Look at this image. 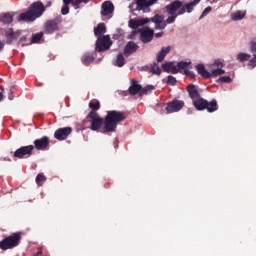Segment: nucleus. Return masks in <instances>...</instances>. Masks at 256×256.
Segmentation results:
<instances>
[{"mask_svg":"<svg viewBox=\"0 0 256 256\" xmlns=\"http://www.w3.org/2000/svg\"><path fill=\"white\" fill-rule=\"evenodd\" d=\"M47 181V177H45V174L40 173L36 176V184L38 185V187H41V185H43V183H45Z\"/></svg>","mask_w":256,"mask_h":256,"instance_id":"obj_34","label":"nucleus"},{"mask_svg":"<svg viewBox=\"0 0 256 256\" xmlns=\"http://www.w3.org/2000/svg\"><path fill=\"white\" fill-rule=\"evenodd\" d=\"M43 254V251H38L37 253H36V256H39V255H42Z\"/></svg>","mask_w":256,"mask_h":256,"instance_id":"obj_57","label":"nucleus"},{"mask_svg":"<svg viewBox=\"0 0 256 256\" xmlns=\"http://www.w3.org/2000/svg\"><path fill=\"white\" fill-rule=\"evenodd\" d=\"M211 77H219V75H225V70L222 68H216L210 73Z\"/></svg>","mask_w":256,"mask_h":256,"instance_id":"obj_36","label":"nucleus"},{"mask_svg":"<svg viewBox=\"0 0 256 256\" xmlns=\"http://www.w3.org/2000/svg\"><path fill=\"white\" fill-rule=\"evenodd\" d=\"M191 65V62H185V61H180L177 63V69H178V73L179 71H181V69L184 71H187V69H189V66Z\"/></svg>","mask_w":256,"mask_h":256,"instance_id":"obj_29","label":"nucleus"},{"mask_svg":"<svg viewBox=\"0 0 256 256\" xmlns=\"http://www.w3.org/2000/svg\"><path fill=\"white\" fill-rule=\"evenodd\" d=\"M51 5H52V2H51V1H48V2L46 3L45 9H46V7H51Z\"/></svg>","mask_w":256,"mask_h":256,"instance_id":"obj_54","label":"nucleus"},{"mask_svg":"<svg viewBox=\"0 0 256 256\" xmlns=\"http://www.w3.org/2000/svg\"><path fill=\"white\" fill-rule=\"evenodd\" d=\"M5 47V43H3L2 41H0V51H3V48Z\"/></svg>","mask_w":256,"mask_h":256,"instance_id":"obj_52","label":"nucleus"},{"mask_svg":"<svg viewBox=\"0 0 256 256\" xmlns=\"http://www.w3.org/2000/svg\"><path fill=\"white\" fill-rule=\"evenodd\" d=\"M154 37H156V39L163 37V32H158V33L154 34Z\"/></svg>","mask_w":256,"mask_h":256,"instance_id":"obj_49","label":"nucleus"},{"mask_svg":"<svg viewBox=\"0 0 256 256\" xmlns=\"http://www.w3.org/2000/svg\"><path fill=\"white\" fill-rule=\"evenodd\" d=\"M171 52V46H167V47H162L160 52L158 53L156 59L158 63H163V61L165 60V57H167V55H169V53Z\"/></svg>","mask_w":256,"mask_h":256,"instance_id":"obj_22","label":"nucleus"},{"mask_svg":"<svg viewBox=\"0 0 256 256\" xmlns=\"http://www.w3.org/2000/svg\"><path fill=\"white\" fill-rule=\"evenodd\" d=\"M83 130H85V127L83 126H80L79 128H77V131H83Z\"/></svg>","mask_w":256,"mask_h":256,"instance_id":"obj_56","label":"nucleus"},{"mask_svg":"<svg viewBox=\"0 0 256 256\" xmlns=\"http://www.w3.org/2000/svg\"><path fill=\"white\" fill-rule=\"evenodd\" d=\"M193 105H194L195 109H197V111H205L206 105H207V100L200 97L193 101Z\"/></svg>","mask_w":256,"mask_h":256,"instance_id":"obj_25","label":"nucleus"},{"mask_svg":"<svg viewBox=\"0 0 256 256\" xmlns=\"http://www.w3.org/2000/svg\"><path fill=\"white\" fill-rule=\"evenodd\" d=\"M43 13H45V5L43 2H33L26 12L18 16L17 21L18 23H33L36 19L42 17Z\"/></svg>","mask_w":256,"mask_h":256,"instance_id":"obj_3","label":"nucleus"},{"mask_svg":"<svg viewBox=\"0 0 256 256\" xmlns=\"http://www.w3.org/2000/svg\"><path fill=\"white\" fill-rule=\"evenodd\" d=\"M0 102L3 101V91H5V89H3L2 86H0Z\"/></svg>","mask_w":256,"mask_h":256,"instance_id":"obj_48","label":"nucleus"},{"mask_svg":"<svg viewBox=\"0 0 256 256\" xmlns=\"http://www.w3.org/2000/svg\"><path fill=\"white\" fill-rule=\"evenodd\" d=\"M41 39H43V32L36 33L32 35L31 43H39Z\"/></svg>","mask_w":256,"mask_h":256,"instance_id":"obj_37","label":"nucleus"},{"mask_svg":"<svg viewBox=\"0 0 256 256\" xmlns=\"http://www.w3.org/2000/svg\"><path fill=\"white\" fill-rule=\"evenodd\" d=\"M138 33H140V41H142V43H151L155 35V31L149 27L139 29Z\"/></svg>","mask_w":256,"mask_h":256,"instance_id":"obj_11","label":"nucleus"},{"mask_svg":"<svg viewBox=\"0 0 256 256\" xmlns=\"http://www.w3.org/2000/svg\"><path fill=\"white\" fill-rule=\"evenodd\" d=\"M185 107V102L182 100H173L169 103H167L165 111L166 115H170V113H178V111H181Z\"/></svg>","mask_w":256,"mask_h":256,"instance_id":"obj_9","label":"nucleus"},{"mask_svg":"<svg viewBox=\"0 0 256 256\" xmlns=\"http://www.w3.org/2000/svg\"><path fill=\"white\" fill-rule=\"evenodd\" d=\"M158 0H136L137 11H146L151 6L155 5Z\"/></svg>","mask_w":256,"mask_h":256,"instance_id":"obj_15","label":"nucleus"},{"mask_svg":"<svg viewBox=\"0 0 256 256\" xmlns=\"http://www.w3.org/2000/svg\"><path fill=\"white\" fill-rule=\"evenodd\" d=\"M150 72H152L153 75H161V68L157 63H154L151 65Z\"/></svg>","mask_w":256,"mask_h":256,"instance_id":"obj_35","label":"nucleus"},{"mask_svg":"<svg viewBox=\"0 0 256 256\" xmlns=\"http://www.w3.org/2000/svg\"><path fill=\"white\" fill-rule=\"evenodd\" d=\"M127 119V113L123 111L110 110L103 120V133H115L117 131V125L123 123Z\"/></svg>","mask_w":256,"mask_h":256,"instance_id":"obj_2","label":"nucleus"},{"mask_svg":"<svg viewBox=\"0 0 256 256\" xmlns=\"http://www.w3.org/2000/svg\"><path fill=\"white\" fill-rule=\"evenodd\" d=\"M64 5H71L73 4V0H63Z\"/></svg>","mask_w":256,"mask_h":256,"instance_id":"obj_51","label":"nucleus"},{"mask_svg":"<svg viewBox=\"0 0 256 256\" xmlns=\"http://www.w3.org/2000/svg\"><path fill=\"white\" fill-rule=\"evenodd\" d=\"M201 3V0H193L183 5V1L175 0L168 4L165 9L166 13L170 16L166 19L167 25H171L176 21L179 15H185V13H193V9Z\"/></svg>","mask_w":256,"mask_h":256,"instance_id":"obj_1","label":"nucleus"},{"mask_svg":"<svg viewBox=\"0 0 256 256\" xmlns=\"http://www.w3.org/2000/svg\"><path fill=\"white\" fill-rule=\"evenodd\" d=\"M115 65L116 67H123V65H125V57L123 56V53L117 55Z\"/></svg>","mask_w":256,"mask_h":256,"instance_id":"obj_32","label":"nucleus"},{"mask_svg":"<svg viewBox=\"0 0 256 256\" xmlns=\"http://www.w3.org/2000/svg\"><path fill=\"white\" fill-rule=\"evenodd\" d=\"M4 161H7V158H4Z\"/></svg>","mask_w":256,"mask_h":256,"instance_id":"obj_58","label":"nucleus"},{"mask_svg":"<svg viewBox=\"0 0 256 256\" xmlns=\"http://www.w3.org/2000/svg\"><path fill=\"white\" fill-rule=\"evenodd\" d=\"M19 243H21V232H15L0 242V249L7 251V249L18 247Z\"/></svg>","mask_w":256,"mask_h":256,"instance_id":"obj_5","label":"nucleus"},{"mask_svg":"<svg viewBox=\"0 0 256 256\" xmlns=\"http://www.w3.org/2000/svg\"><path fill=\"white\" fill-rule=\"evenodd\" d=\"M249 59H251L250 54L240 52L237 55V61H240V63H243L244 61H249Z\"/></svg>","mask_w":256,"mask_h":256,"instance_id":"obj_33","label":"nucleus"},{"mask_svg":"<svg viewBox=\"0 0 256 256\" xmlns=\"http://www.w3.org/2000/svg\"><path fill=\"white\" fill-rule=\"evenodd\" d=\"M139 49V45L133 41H129L124 47V55L129 57V55L135 53Z\"/></svg>","mask_w":256,"mask_h":256,"instance_id":"obj_19","label":"nucleus"},{"mask_svg":"<svg viewBox=\"0 0 256 256\" xmlns=\"http://www.w3.org/2000/svg\"><path fill=\"white\" fill-rule=\"evenodd\" d=\"M111 45H113V42H111V37L109 35H103L102 37H99L96 41V51L98 53L107 51L111 47Z\"/></svg>","mask_w":256,"mask_h":256,"instance_id":"obj_8","label":"nucleus"},{"mask_svg":"<svg viewBox=\"0 0 256 256\" xmlns=\"http://www.w3.org/2000/svg\"><path fill=\"white\" fill-rule=\"evenodd\" d=\"M211 11H213V8L211 6L206 7L200 16V19H203V17H206V15H209Z\"/></svg>","mask_w":256,"mask_h":256,"instance_id":"obj_39","label":"nucleus"},{"mask_svg":"<svg viewBox=\"0 0 256 256\" xmlns=\"http://www.w3.org/2000/svg\"><path fill=\"white\" fill-rule=\"evenodd\" d=\"M196 70H197L198 75H201V77H203V79H211V73L209 71H207V69H205V65L198 64L196 66Z\"/></svg>","mask_w":256,"mask_h":256,"instance_id":"obj_24","label":"nucleus"},{"mask_svg":"<svg viewBox=\"0 0 256 256\" xmlns=\"http://www.w3.org/2000/svg\"><path fill=\"white\" fill-rule=\"evenodd\" d=\"M151 20L149 18H142L138 20H130L129 21V27L131 29H137L138 27H143V25H147V23H150Z\"/></svg>","mask_w":256,"mask_h":256,"instance_id":"obj_18","label":"nucleus"},{"mask_svg":"<svg viewBox=\"0 0 256 256\" xmlns=\"http://www.w3.org/2000/svg\"><path fill=\"white\" fill-rule=\"evenodd\" d=\"M72 5L74 6L75 9H79L80 5H81V0H72Z\"/></svg>","mask_w":256,"mask_h":256,"instance_id":"obj_43","label":"nucleus"},{"mask_svg":"<svg viewBox=\"0 0 256 256\" xmlns=\"http://www.w3.org/2000/svg\"><path fill=\"white\" fill-rule=\"evenodd\" d=\"M101 9L102 17H107L108 19H111V15H113V11H115V6H113V3L111 1H105L102 3Z\"/></svg>","mask_w":256,"mask_h":256,"instance_id":"obj_13","label":"nucleus"},{"mask_svg":"<svg viewBox=\"0 0 256 256\" xmlns=\"http://www.w3.org/2000/svg\"><path fill=\"white\" fill-rule=\"evenodd\" d=\"M246 13L239 10L232 14V21H241V19H244Z\"/></svg>","mask_w":256,"mask_h":256,"instance_id":"obj_31","label":"nucleus"},{"mask_svg":"<svg viewBox=\"0 0 256 256\" xmlns=\"http://www.w3.org/2000/svg\"><path fill=\"white\" fill-rule=\"evenodd\" d=\"M130 95H137V93H140L141 91V85L139 82L135 79H132L130 81V87L128 89Z\"/></svg>","mask_w":256,"mask_h":256,"instance_id":"obj_21","label":"nucleus"},{"mask_svg":"<svg viewBox=\"0 0 256 256\" xmlns=\"http://www.w3.org/2000/svg\"><path fill=\"white\" fill-rule=\"evenodd\" d=\"M184 73L187 75V77H195V73H193V71L185 70Z\"/></svg>","mask_w":256,"mask_h":256,"instance_id":"obj_45","label":"nucleus"},{"mask_svg":"<svg viewBox=\"0 0 256 256\" xmlns=\"http://www.w3.org/2000/svg\"><path fill=\"white\" fill-rule=\"evenodd\" d=\"M12 21L13 16L11 15V13H5L1 18V22L4 23V25H11Z\"/></svg>","mask_w":256,"mask_h":256,"instance_id":"obj_30","label":"nucleus"},{"mask_svg":"<svg viewBox=\"0 0 256 256\" xmlns=\"http://www.w3.org/2000/svg\"><path fill=\"white\" fill-rule=\"evenodd\" d=\"M95 61V57H93V55L91 54H85L83 57H82V63L83 65H91V63H93Z\"/></svg>","mask_w":256,"mask_h":256,"instance_id":"obj_27","label":"nucleus"},{"mask_svg":"<svg viewBox=\"0 0 256 256\" xmlns=\"http://www.w3.org/2000/svg\"><path fill=\"white\" fill-rule=\"evenodd\" d=\"M154 89H155V86L153 85H148L144 88L141 86L139 96L143 97V95H149V92L153 91Z\"/></svg>","mask_w":256,"mask_h":256,"instance_id":"obj_28","label":"nucleus"},{"mask_svg":"<svg viewBox=\"0 0 256 256\" xmlns=\"http://www.w3.org/2000/svg\"><path fill=\"white\" fill-rule=\"evenodd\" d=\"M51 140L47 136H43L42 138L35 139L33 141V147L36 151H47L49 149V145Z\"/></svg>","mask_w":256,"mask_h":256,"instance_id":"obj_10","label":"nucleus"},{"mask_svg":"<svg viewBox=\"0 0 256 256\" xmlns=\"http://www.w3.org/2000/svg\"><path fill=\"white\" fill-rule=\"evenodd\" d=\"M8 99H9L10 101H13V99H14L13 91H11V90H10V92H9V94H8Z\"/></svg>","mask_w":256,"mask_h":256,"instance_id":"obj_50","label":"nucleus"},{"mask_svg":"<svg viewBox=\"0 0 256 256\" xmlns=\"http://www.w3.org/2000/svg\"><path fill=\"white\" fill-rule=\"evenodd\" d=\"M251 51L252 53H256V42L251 43Z\"/></svg>","mask_w":256,"mask_h":256,"instance_id":"obj_47","label":"nucleus"},{"mask_svg":"<svg viewBox=\"0 0 256 256\" xmlns=\"http://www.w3.org/2000/svg\"><path fill=\"white\" fill-rule=\"evenodd\" d=\"M61 16L52 20H48L44 25V31L47 35H53L56 31H59V25H61Z\"/></svg>","mask_w":256,"mask_h":256,"instance_id":"obj_7","label":"nucleus"},{"mask_svg":"<svg viewBox=\"0 0 256 256\" xmlns=\"http://www.w3.org/2000/svg\"><path fill=\"white\" fill-rule=\"evenodd\" d=\"M220 83H231V77L229 76H222L219 78Z\"/></svg>","mask_w":256,"mask_h":256,"instance_id":"obj_41","label":"nucleus"},{"mask_svg":"<svg viewBox=\"0 0 256 256\" xmlns=\"http://www.w3.org/2000/svg\"><path fill=\"white\" fill-rule=\"evenodd\" d=\"M167 85H172V86L177 85V78H176V77H173V76H171V75L168 76Z\"/></svg>","mask_w":256,"mask_h":256,"instance_id":"obj_38","label":"nucleus"},{"mask_svg":"<svg viewBox=\"0 0 256 256\" xmlns=\"http://www.w3.org/2000/svg\"><path fill=\"white\" fill-rule=\"evenodd\" d=\"M80 3H84L85 5H87V3H89V0H80Z\"/></svg>","mask_w":256,"mask_h":256,"instance_id":"obj_55","label":"nucleus"},{"mask_svg":"<svg viewBox=\"0 0 256 256\" xmlns=\"http://www.w3.org/2000/svg\"><path fill=\"white\" fill-rule=\"evenodd\" d=\"M137 33H139V31H134V32H132V33L129 35L128 39H135Z\"/></svg>","mask_w":256,"mask_h":256,"instance_id":"obj_46","label":"nucleus"},{"mask_svg":"<svg viewBox=\"0 0 256 256\" xmlns=\"http://www.w3.org/2000/svg\"><path fill=\"white\" fill-rule=\"evenodd\" d=\"M61 13L63 15H69V5H63L62 8H61Z\"/></svg>","mask_w":256,"mask_h":256,"instance_id":"obj_42","label":"nucleus"},{"mask_svg":"<svg viewBox=\"0 0 256 256\" xmlns=\"http://www.w3.org/2000/svg\"><path fill=\"white\" fill-rule=\"evenodd\" d=\"M165 17H163V15H159V14H155L151 19H149L150 21H152V23H155V29H165V27H167V21H164Z\"/></svg>","mask_w":256,"mask_h":256,"instance_id":"obj_16","label":"nucleus"},{"mask_svg":"<svg viewBox=\"0 0 256 256\" xmlns=\"http://www.w3.org/2000/svg\"><path fill=\"white\" fill-rule=\"evenodd\" d=\"M104 187H105V189H109V187H111V183H105V185H104Z\"/></svg>","mask_w":256,"mask_h":256,"instance_id":"obj_53","label":"nucleus"},{"mask_svg":"<svg viewBox=\"0 0 256 256\" xmlns=\"http://www.w3.org/2000/svg\"><path fill=\"white\" fill-rule=\"evenodd\" d=\"M248 67H250V69H255V67H256V54H254V57L249 60Z\"/></svg>","mask_w":256,"mask_h":256,"instance_id":"obj_40","label":"nucleus"},{"mask_svg":"<svg viewBox=\"0 0 256 256\" xmlns=\"http://www.w3.org/2000/svg\"><path fill=\"white\" fill-rule=\"evenodd\" d=\"M213 65L214 67H217V69H221V67H223V62L216 60Z\"/></svg>","mask_w":256,"mask_h":256,"instance_id":"obj_44","label":"nucleus"},{"mask_svg":"<svg viewBox=\"0 0 256 256\" xmlns=\"http://www.w3.org/2000/svg\"><path fill=\"white\" fill-rule=\"evenodd\" d=\"M7 161H11V159L8 158Z\"/></svg>","mask_w":256,"mask_h":256,"instance_id":"obj_59","label":"nucleus"},{"mask_svg":"<svg viewBox=\"0 0 256 256\" xmlns=\"http://www.w3.org/2000/svg\"><path fill=\"white\" fill-rule=\"evenodd\" d=\"M6 43L11 45L13 41H17L21 37V30L13 31V28H9L5 31Z\"/></svg>","mask_w":256,"mask_h":256,"instance_id":"obj_14","label":"nucleus"},{"mask_svg":"<svg viewBox=\"0 0 256 256\" xmlns=\"http://www.w3.org/2000/svg\"><path fill=\"white\" fill-rule=\"evenodd\" d=\"M186 90L192 101H195L201 97V94H199V90H197V86H195V84H188Z\"/></svg>","mask_w":256,"mask_h":256,"instance_id":"obj_17","label":"nucleus"},{"mask_svg":"<svg viewBox=\"0 0 256 256\" xmlns=\"http://www.w3.org/2000/svg\"><path fill=\"white\" fill-rule=\"evenodd\" d=\"M33 151H35L33 145L21 146L14 152L13 157L15 159H29V157H32Z\"/></svg>","mask_w":256,"mask_h":256,"instance_id":"obj_6","label":"nucleus"},{"mask_svg":"<svg viewBox=\"0 0 256 256\" xmlns=\"http://www.w3.org/2000/svg\"><path fill=\"white\" fill-rule=\"evenodd\" d=\"M162 71L165 73H173L174 75L179 73V69L175 66L174 62H167L162 64Z\"/></svg>","mask_w":256,"mask_h":256,"instance_id":"obj_20","label":"nucleus"},{"mask_svg":"<svg viewBox=\"0 0 256 256\" xmlns=\"http://www.w3.org/2000/svg\"><path fill=\"white\" fill-rule=\"evenodd\" d=\"M71 133H73V128L71 127L59 128L54 132V139H57V141H65Z\"/></svg>","mask_w":256,"mask_h":256,"instance_id":"obj_12","label":"nucleus"},{"mask_svg":"<svg viewBox=\"0 0 256 256\" xmlns=\"http://www.w3.org/2000/svg\"><path fill=\"white\" fill-rule=\"evenodd\" d=\"M88 107L91 109V111L87 114L86 119L91 123L89 129L91 131H99L101 127H103V118L99 116V109H101V102L96 100L95 102L90 101L88 104Z\"/></svg>","mask_w":256,"mask_h":256,"instance_id":"obj_4","label":"nucleus"},{"mask_svg":"<svg viewBox=\"0 0 256 256\" xmlns=\"http://www.w3.org/2000/svg\"><path fill=\"white\" fill-rule=\"evenodd\" d=\"M107 33V27L105 26V23H99L95 28H94V35L95 37H103Z\"/></svg>","mask_w":256,"mask_h":256,"instance_id":"obj_23","label":"nucleus"},{"mask_svg":"<svg viewBox=\"0 0 256 256\" xmlns=\"http://www.w3.org/2000/svg\"><path fill=\"white\" fill-rule=\"evenodd\" d=\"M208 113H215L219 109V105H217V100H212L211 102L207 101V105L205 108Z\"/></svg>","mask_w":256,"mask_h":256,"instance_id":"obj_26","label":"nucleus"}]
</instances>
